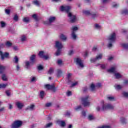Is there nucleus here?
<instances>
[{
	"label": "nucleus",
	"mask_w": 128,
	"mask_h": 128,
	"mask_svg": "<svg viewBox=\"0 0 128 128\" xmlns=\"http://www.w3.org/2000/svg\"><path fill=\"white\" fill-rule=\"evenodd\" d=\"M70 8H72L70 6H60V10L61 12H66L67 16L68 18H69L70 22H74L76 20V17L74 15L72 14V13L70 12Z\"/></svg>",
	"instance_id": "nucleus-1"
},
{
	"label": "nucleus",
	"mask_w": 128,
	"mask_h": 128,
	"mask_svg": "<svg viewBox=\"0 0 128 128\" xmlns=\"http://www.w3.org/2000/svg\"><path fill=\"white\" fill-rule=\"evenodd\" d=\"M114 107L112 104H104V102L102 101L101 104L96 107V110L97 112H100V110H114Z\"/></svg>",
	"instance_id": "nucleus-2"
},
{
	"label": "nucleus",
	"mask_w": 128,
	"mask_h": 128,
	"mask_svg": "<svg viewBox=\"0 0 128 128\" xmlns=\"http://www.w3.org/2000/svg\"><path fill=\"white\" fill-rule=\"evenodd\" d=\"M116 33L113 32L111 34L108 38V47L109 48H112V44L114 42H116Z\"/></svg>",
	"instance_id": "nucleus-3"
},
{
	"label": "nucleus",
	"mask_w": 128,
	"mask_h": 128,
	"mask_svg": "<svg viewBox=\"0 0 128 128\" xmlns=\"http://www.w3.org/2000/svg\"><path fill=\"white\" fill-rule=\"evenodd\" d=\"M88 98H90L88 96H85L82 98V102L84 106H90V102L88 101Z\"/></svg>",
	"instance_id": "nucleus-4"
},
{
	"label": "nucleus",
	"mask_w": 128,
	"mask_h": 128,
	"mask_svg": "<svg viewBox=\"0 0 128 128\" xmlns=\"http://www.w3.org/2000/svg\"><path fill=\"white\" fill-rule=\"evenodd\" d=\"M22 126V122L21 120L14 121L11 126L12 128H20Z\"/></svg>",
	"instance_id": "nucleus-5"
},
{
	"label": "nucleus",
	"mask_w": 128,
	"mask_h": 128,
	"mask_svg": "<svg viewBox=\"0 0 128 128\" xmlns=\"http://www.w3.org/2000/svg\"><path fill=\"white\" fill-rule=\"evenodd\" d=\"M75 62L78 68H84V60H82L80 58H76L75 59Z\"/></svg>",
	"instance_id": "nucleus-6"
},
{
	"label": "nucleus",
	"mask_w": 128,
	"mask_h": 128,
	"mask_svg": "<svg viewBox=\"0 0 128 128\" xmlns=\"http://www.w3.org/2000/svg\"><path fill=\"white\" fill-rule=\"evenodd\" d=\"M45 88H46V90H52L54 92H56V86L54 84H47L44 86Z\"/></svg>",
	"instance_id": "nucleus-7"
},
{
	"label": "nucleus",
	"mask_w": 128,
	"mask_h": 128,
	"mask_svg": "<svg viewBox=\"0 0 128 128\" xmlns=\"http://www.w3.org/2000/svg\"><path fill=\"white\" fill-rule=\"evenodd\" d=\"M102 58V54H99L95 58H92L90 60V62H98V60H100Z\"/></svg>",
	"instance_id": "nucleus-8"
},
{
	"label": "nucleus",
	"mask_w": 128,
	"mask_h": 128,
	"mask_svg": "<svg viewBox=\"0 0 128 128\" xmlns=\"http://www.w3.org/2000/svg\"><path fill=\"white\" fill-rule=\"evenodd\" d=\"M56 46L58 50H62L64 48V46H62V44L60 41H56Z\"/></svg>",
	"instance_id": "nucleus-9"
},
{
	"label": "nucleus",
	"mask_w": 128,
	"mask_h": 128,
	"mask_svg": "<svg viewBox=\"0 0 128 128\" xmlns=\"http://www.w3.org/2000/svg\"><path fill=\"white\" fill-rule=\"evenodd\" d=\"M10 54L8 52L2 53V52H0V56H1V59L2 60H4V58H8Z\"/></svg>",
	"instance_id": "nucleus-10"
},
{
	"label": "nucleus",
	"mask_w": 128,
	"mask_h": 128,
	"mask_svg": "<svg viewBox=\"0 0 128 128\" xmlns=\"http://www.w3.org/2000/svg\"><path fill=\"white\" fill-rule=\"evenodd\" d=\"M56 123L59 126H60L62 128H64L66 126V122L64 121L58 120L56 121Z\"/></svg>",
	"instance_id": "nucleus-11"
},
{
	"label": "nucleus",
	"mask_w": 128,
	"mask_h": 128,
	"mask_svg": "<svg viewBox=\"0 0 128 128\" xmlns=\"http://www.w3.org/2000/svg\"><path fill=\"white\" fill-rule=\"evenodd\" d=\"M62 75V70L60 69H57L56 72V76L57 78H60Z\"/></svg>",
	"instance_id": "nucleus-12"
},
{
	"label": "nucleus",
	"mask_w": 128,
	"mask_h": 128,
	"mask_svg": "<svg viewBox=\"0 0 128 128\" xmlns=\"http://www.w3.org/2000/svg\"><path fill=\"white\" fill-rule=\"evenodd\" d=\"M120 122L122 124H128V120L124 117H121L120 118Z\"/></svg>",
	"instance_id": "nucleus-13"
},
{
	"label": "nucleus",
	"mask_w": 128,
	"mask_h": 128,
	"mask_svg": "<svg viewBox=\"0 0 128 128\" xmlns=\"http://www.w3.org/2000/svg\"><path fill=\"white\" fill-rule=\"evenodd\" d=\"M16 104L18 110H22L24 108V104L20 102H16Z\"/></svg>",
	"instance_id": "nucleus-14"
},
{
	"label": "nucleus",
	"mask_w": 128,
	"mask_h": 128,
	"mask_svg": "<svg viewBox=\"0 0 128 128\" xmlns=\"http://www.w3.org/2000/svg\"><path fill=\"white\" fill-rule=\"evenodd\" d=\"M108 72H112L113 74H114L115 72H116V67H112L110 69L108 70Z\"/></svg>",
	"instance_id": "nucleus-15"
},
{
	"label": "nucleus",
	"mask_w": 128,
	"mask_h": 128,
	"mask_svg": "<svg viewBox=\"0 0 128 128\" xmlns=\"http://www.w3.org/2000/svg\"><path fill=\"white\" fill-rule=\"evenodd\" d=\"M26 110H34V104H31L28 106Z\"/></svg>",
	"instance_id": "nucleus-16"
},
{
	"label": "nucleus",
	"mask_w": 128,
	"mask_h": 128,
	"mask_svg": "<svg viewBox=\"0 0 128 128\" xmlns=\"http://www.w3.org/2000/svg\"><path fill=\"white\" fill-rule=\"evenodd\" d=\"M30 60L32 64L36 62V55L33 54L30 57Z\"/></svg>",
	"instance_id": "nucleus-17"
},
{
	"label": "nucleus",
	"mask_w": 128,
	"mask_h": 128,
	"mask_svg": "<svg viewBox=\"0 0 128 128\" xmlns=\"http://www.w3.org/2000/svg\"><path fill=\"white\" fill-rule=\"evenodd\" d=\"M90 90L91 92H96V86H94V84H91L90 86Z\"/></svg>",
	"instance_id": "nucleus-18"
},
{
	"label": "nucleus",
	"mask_w": 128,
	"mask_h": 128,
	"mask_svg": "<svg viewBox=\"0 0 128 128\" xmlns=\"http://www.w3.org/2000/svg\"><path fill=\"white\" fill-rule=\"evenodd\" d=\"M114 76L116 78L118 79L122 78V76L120 73L115 72L114 73Z\"/></svg>",
	"instance_id": "nucleus-19"
},
{
	"label": "nucleus",
	"mask_w": 128,
	"mask_h": 128,
	"mask_svg": "<svg viewBox=\"0 0 128 128\" xmlns=\"http://www.w3.org/2000/svg\"><path fill=\"white\" fill-rule=\"evenodd\" d=\"M60 40H62L64 42H66V40L67 38L66 36V35H64V34H61L60 36Z\"/></svg>",
	"instance_id": "nucleus-20"
},
{
	"label": "nucleus",
	"mask_w": 128,
	"mask_h": 128,
	"mask_svg": "<svg viewBox=\"0 0 128 128\" xmlns=\"http://www.w3.org/2000/svg\"><path fill=\"white\" fill-rule=\"evenodd\" d=\"M71 38L74 40H76V38H78V36H76V32H72Z\"/></svg>",
	"instance_id": "nucleus-21"
},
{
	"label": "nucleus",
	"mask_w": 128,
	"mask_h": 128,
	"mask_svg": "<svg viewBox=\"0 0 128 128\" xmlns=\"http://www.w3.org/2000/svg\"><path fill=\"white\" fill-rule=\"evenodd\" d=\"M56 20V17L54 16H50L48 19L49 23L52 24V22H54Z\"/></svg>",
	"instance_id": "nucleus-22"
},
{
	"label": "nucleus",
	"mask_w": 128,
	"mask_h": 128,
	"mask_svg": "<svg viewBox=\"0 0 128 128\" xmlns=\"http://www.w3.org/2000/svg\"><path fill=\"white\" fill-rule=\"evenodd\" d=\"M114 86L117 90H122V86L120 84H115Z\"/></svg>",
	"instance_id": "nucleus-23"
},
{
	"label": "nucleus",
	"mask_w": 128,
	"mask_h": 128,
	"mask_svg": "<svg viewBox=\"0 0 128 128\" xmlns=\"http://www.w3.org/2000/svg\"><path fill=\"white\" fill-rule=\"evenodd\" d=\"M4 70H6V66L0 64V74H2Z\"/></svg>",
	"instance_id": "nucleus-24"
},
{
	"label": "nucleus",
	"mask_w": 128,
	"mask_h": 128,
	"mask_svg": "<svg viewBox=\"0 0 128 128\" xmlns=\"http://www.w3.org/2000/svg\"><path fill=\"white\" fill-rule=\"evenodd\" d=\"M100 66L101 68H102V70H106V64H98L96 66Z\"/></svg>",
	"instance_id": "nucleus-25"
},
{
	"label": "nucleus",
	"mask_w": 128,
	"mask_h": 128,
	"mask_svg": "<svg viewBox=\"0 0 128 128\" xmlns=\"http://www.w3.org/2000/svg\"><path fill=\"white\" fill-rule=\"evenodd\" d=\"M78 30V28L77 26H72V28H71V30H72V32H76V30Z\"/></svg>",
	"instance_id": "nucleus-26"
},
{
	"label": "nucleus",
	"mask_w": 128,
	"mask_h": 128,
	"mask_svg": "<svg viewBox=\"0 0 128 128\" xmlns=\"http://www.w3.org/2000/svg\"><path fill=\"white\" fill-rule=\"evenodd\" d=\"M6 46H8V48H10L12 46V44L10 42V41H8L6 44Z\"/></svg>",
	"instance_id": "nucleus-27"
},
{
	"label": "nucleus",
	"mask_w": 128,
	"mask_h": 128,
	"mask_svg": "<svg viewBox=\"0 0 128 128\" xmlns=\"http://www.w3.org/2000/svg\"><path fill=\"white\" fill-rule=\"evenodd\" d=\"M23 22H26V24H28V22H30V18H28V17H25L23 18Z\"/></svg>",
	"instance_id": "nucleus-28"
},
{
	"label": "nucleus",
	"mask_w": 128,
	"mask_h": 128,
	"mask_svg": "<svg viewBox=\"0 0 128 128\" xmlns=\"http://www.w3.org/2000/svg\"><path fill=\"white\" fill-rule=\"evenodd\" d=\"M88 120H94V116L92 114H90L88 116Z\"/></svg>",
	"instance_id": "nucleus-29"
},
{
	"label": "nucleus",
	"mask_w": 128,
	"mask_h": 128,
	"mask_svg": "<svg viewBox=\"0 0 128 128\" xmlns=\"http://www.w3.org/2000/svg\"><path fill=\"white\" fill-rule=\"evenodd\" d=\"M107 100H108L112 101V100H116V98L114 96H109L107 97Z\"/></svg>",
	"instance_id": "nucleus-30"
},
{
	"label": "nucleus",
	"mask_w": 128,
	"mask_h": 128,
	"mask_svg": "<svg viewBox=\"0 0 128 128\" xmlns=\"http://www.w3.org/2000/svg\"><path fill=\"white\" fill-rule=\"evenodd\" d=\"M91 16H92V18H98V13L91 14Z\"/></svg>",
	"instance_id": "nucleus-31"
},
{
	"label": "nucleus",
	"mask_w": 128,
	"mask_h": 128,
	"mask_svg": "<svg viewBox=\"0 0 128 128\" xmlns=\"http://www.w3.org/2000/svg\"><path fill=\"white\" fill-rule=\"evenodd\" d=\"M122 46L125 48V50H128V44H122Z\"/></svg>",
	"instance_id": "nucleus-32"
},
{
	"label": "nucleus",
	"mask_w": 128,
	"mask_h": 128,
	"mask_svg": "<svg viewBox=\"0 0 128 128\" xmlns=\"http://www.w3.org/2000/svg\"><path fill=\"white\" fill-rule=\"evenodd\" d=\"M52 126V122H50L46 124L44 126L45 128H50V126Z\"/></svg>",
	"instance_id": "nucleus-33"
},
{
	"label": "nucleus",
	"mask_w": 128,
	"mask_h": 128,
	"mask_svg": "<svg viewBox=\"0 0 128 128\" xmlns=\"http://www.w3.org/2000/svg\"><path fill=\"white\" fill-rule=\"evenodd\" d=\"M94 28L96 30H100V28H102V26H100L98 24H95Z\"/></svg>",
	"instance_id": "nucleus-34"
},
{
	"label": "nucleus",
	"mask_w": 128,
	"mask_h": 128,
	"mask_svg": "<svg viewBox=\"0 0 128 128\" xmlns=\"http://www.w3.org/2000/svg\"><path fill=\"white\" fill-rule=\"evenodd\" d=\"M33 3L35 6H40V2L38 0H35L33 2Z\"/></svg>",
	"instance_id": "nucleus-35"
},
{
	"label": "nucleus",
	"mask_w": 128,
	"mask_h": 128,
	"mask_svg": "<svg viewBox=\"0 0 128 128\" xmlns=\"http://www.w3.org/2000/svg\"><path fill=\"white\" fill-rule=\"evenodd\" d=\"M122 14H128V10H122L121 12Z\"/></svg>",
	"instance_id": "nucleus-36"
},
{
	"label": "nucleus",
	"mask_w": 128,
	"mask_h": 128,
	"mask_svg": "<svg viewBox=\"0 0 128 128\" xmlns=\"http://www.w3.org/2000/svg\"><path fill=\"white\" fill-rule=\"evenodd\" d=\"M48 74H54V68H50L48 71Z\"/></svg>",
	"instance_id": "nucleus-37"
},
{
	"label": "nucleus",
	"mask_w": 128,
	"mask_h": 128,
	"mask_svg": "<svg viewBox=\"0 0 128 128\" xmlns=\"http://www.w3.org/2000/svg\"><path fill=\"white\" fill-rule=\"evenodd\" d=\"M14 62L15 64H18V56H15L14 58Z\"/></svg>",
	"instance_id": "nucleus-38"
},
{
	"label": "nucleus",
	"mask_w": 128,
	"mask_h": 128,
	"mask_svg": "<svg viewBox=\"0 0 128 128\" xmlns=\"http://www.w3.org/2000/svg\"><path fill=\"white\" fill-rule=\"evenodd\" d=\"M44 51H41V52H39L38 56H40V58H42L44 56Z\"/></svg>",
	"instance_id": "nucleus-39"
},
{
	"label": "nucleus",
	"mask_w": 128,
	"mask_h": 128,
	"mask_svg": "<svg viewBox=\"0 0 128 128\" xmlns=\"http://www.w3.org/2000/svg\"><path fill=\"white\" fill-rule=\"evenodd\" d=\"M40 96L41 98H44V91L40 92Z\"/></svg>",
	"instance_id": "nucleus-40"
},
{
	"label": "nucleus",
	"mask_w": 128,
	"mask_h": 128,
	"mask_svg": "<svg viewBox=\"0 0 128 128\" xmlns=\"http://www.w3.org/2000/svg\"><path fill=\"white\" fill-rule=\"evenodd\" d=\"M21 40L22 42H24L26 40V36L23 35L21 36Z\"/></svg>",
	"instance_id": "nucleus-41"
},
{
	"label": "nucleus",
	"mask_w": 128,
	"mask_h": 128,
	"mask_svg": "<svg viewBox=\"0 0 128 128\" xmlns=\"http://www.w3.org/2000/svg\"><path fill=\"white\" fill-rule=\"evenodd\" d=\"M62 52V50L61 49H58L56 53V56H60V52Z\"/></svg>",
	"instance_id": "nucleus-42"
},
{
	"label": "nucleus",
	"mask_w": 128,
	"mask_h": 128,
	"mask_svg": "<svg viewBox=\"0 0 128 128\" xmlns=\"http://www.w3.org/2000/svg\"><path fill=\"white\" fill-rule=\"evenodd\" d=\"M2 80H4V81L8 80V78H6V74H3L2 75Z\"/></svg>",
	"instance_id": "nucleus-43"
},
{
	"label": "nucleus",
	"mask_w": 128,
	"mask_h": 128,
	"mask_svg": "<svg viewBox=\"0 0 128 128\" xmlns=\"http://www.w3.org/2000/svg\"><path fill=\"white\" fill-rule=\"evenodd\" d=\"M97 128H111L110 126H106V125H103L101 126H99Z\"/></svg>",
	"instance_id": "nucleus-44"
},
{
	"label": "nucleus",
	"mask_w": 128,
	"mask_h": 128,
	"mask_svg": "<svg viewBox=\"0 0 128 128\" xmlns=\"http://www.w3.org/2000/svg\"><path fill=\"white\" fill-rule=\"evenodd\" d=\"M84 14H86V16H91L92 14L89 12V11H84L83 12Z\"/></svg>",
	"instance_id": "nucleus-45"
},
{
	"label": "nucleus",
	"mask_w": 128,
	"mask_h": 128,
	"mask_svg": "<svg viewBox=\"0 0 128 128\" xmlns=\"http://www.w3.org/2000/svg\"><path fill=\"white\" fill-rule=\"evenodd\" d=\"M123 96H124V98H128V92H123L122 94Z\"/></svg>",
	"instance_id": "nucleus-46"
},
{
	"label": "nucleus",
	"mask_w": 128,
	"mask_h": 128,
	"mask_svg": "<svg viewBox=\"0 0 128 128\" xmlns=\"http://www.w3.org/2000/svg\"><path fill=\"white\" fill-rule=\"evenodd\" d=\"M25 64L26 68H30V62L28 61H27L25 62Z\"/></svg>",
	"instance_id": "nucleus-47"
},
{
	"label": "nucleus",
	"mask_w": 128,
	"mask_h": 128,
	"mask_svg": "<svg viewBox=\"0 0 128 128\" xmlns=\"http://www.w3.org/2000/svg\"><path fill=\"white\" fill-rule=\"evenodd\" d=\"M32 18H34V20L36 21H38V16H36V14H34L32 16Z\"/></svg>",
	"instance_id": "nucleus-48"
},
{
	"label": "nucleus",
	"mask_w": 128,
	"mask_h": 128,
	"mask_svg": "<svg viewBox=\"0 0 128 128\" xmlns=\"http://www.w3.org/2000/svg\"><path fill=\"white\" fill-rule=\"evenodd\" d=\"M66 94L67 96H72V92L68 91L66 93Z\"/></svg>",
	"instance_id": "nucleus-49"
},
{
	"label": "nucleus",
	"mask_w": 128,
	"mask_h": 128,
	"mask_svg": "<svg viewBox=\"0 0 128 128\" xmlns=\"http://www.w3.org/2000/svg\"><path fill=\"white\" fill-rule=\"evenodd\" d=\"M5 12L6 14H10V10L5 9Z\"/></svg>",
	"instance_id": "nucleus-50"
},
{
	"label": "nucleus",
	"mask_w": 128,
	"mask_h": 128,
	"mask_svg": "<svg viewBox=\"0 0 128 128\" xmlns=\"http://www.w3.org/2000/svg\"><path fill=\"white\" fill-rule=\"evenodd\" d=\"M112 8H116L118 6V4H116V2H113L112 4Z\"/></svg>",
	"instance_id": "nucleus-51"
},
{
	"label": "nucleus",
	"mask_w": 128,
	"mask_h": 128,
	"mask_svg": "<svg viewBox=\"0 0 128 128\" xmlns=\"http://www.w3.org/2000/svg\"><path fill=\"white\" fill-rule=\"evenodd\" d=\"M57 63L58 66H62V61L61 60H59L57 61Z\"/></svg>",
	"instance_id": "nucleus-52"
},
{
	"label": "nucleus",
	"mask_w": 128,
	"mask_h": 128,
	"mask_svg": "<svg viewBox=\"0 0 128 128\" xmlns=\"http://www.w3.org/2000/svg\"><path fill=\"white\" fill-rule=\"evenodd\" d=\"M14 20L15 22H18V15L16 14L14 16Z\"/></svg>",
	"instance_id": "nucleus-53"
},
{
	"label": "nucleus",
	"mask_w": 128,
	"mask_h": 128,
	"mask_svg": "<svg viewBox=\"0 0 128 128\" xmlns=\"http://www.w3.org/2000/svg\"><path fill=\"white\" fill-rule=\"evenodd\" d=\"M71 76H72V73H68L67 74V78H68V82H70V78Z\"/></svg>",
	"instance_id": "nucleus-54"
},
{
	"label": "nucleus",
	"mask_w": 128,
	"mask_h": 128,
	"mask_svg": "<svg viewBox=\"0 0 128 128\" xmlns=\"http://www.w3.org/2000/svg\"><path fill=\"white\" fill-rule=\"evenodd\" d=\"M45 106H46V108H50V106H52V103L51 102L46 103L45 105Z\"/></svg>",
	"instance_id": "nucleus-55"
},
{
	"label": "nucleus",
	"mask_w": 128,
	"mask_h": 128,
	"mask_svg": "<svg viewBox=\"0 0 128 128\" xmlns=\"http://www.w3.org/2000/svg\"><path fill=\"white\" fill-rule=\"evenodd\" d=\"M65 116H68V118H70V112H67L65 114Z\"/></svg>",
	"instance_id": "nucleus-56"
},
{
	"label": "nucleus",
	"mask_w": 128,
	"mask_h": 128,
	"mask_svg": "<svg viewBox=\"0 0 128 128\" xmlns=\"http://www.w3.org/2000/svg\"><path fill=\"white\" fill-rule=\"evenodd\" d=\"M82 116H84V118H86V112H84V110L82 111Z\"/></svg>",
	"instance_id": "nucleus-57"
},
{
	"label": "nucleus",
	"mask_w": 128,
	"mask_h": 128,
	"mask_svg": "<svg viewBox=\"0 0 128 128\" xmlns=\"http://www.w3.org/2000/svg\"><path fill=\"white\" fill-rule=\"evenodd\" d=\"M1 26L2 28H4L6 26V23L4 22H1Z\"/></svg>",
	"instance_id": "nucleus-58"
},
{
	"label": "nucleus",
	"mask_w": 128,
	"mask_h": 128,
	"mask_svg": "<svg viewBox=\"0 0 128 128\" xmlns=\"http://www.w3.org/2000/svg\"><path fill=\"white\" fill-rule=\"evenodd\" d=\"M82 108V106H79L74 108L75 110H80Z\"/></svg>",
	"instance_id": "nucleus-59"
},
{
	"label": "nucleus",
	"mask_w": 128,
	"mask_h": 128,
	"mask_svg": "<svg viewBox=\"0 0 128 128\" xmlns=\"http://www.w3.org/2000/svg\"><path fill=\"white\" fill-rule=\"evenodd\" d=\"M38 70H42L44 69V67H42V65H40L38 66Z\"/></svg>",
	"instance_id": "nucleus-60"
},
{
	"label": "nucleus",
	"mask_w": 128,
	"mask_h": 128,
	"mask_svg": "<svg viewBox=\"0 0 128 128\" xmlns=\"http://www.w3.org/2000/svg\"><path fill=\"white\" fill-rule=\"evenodd\" d=\"M49 58L50 57L48 56V55H46L43 56V58H44V60H48Z\"/></svg>",
	"instance_id": "nucleus-61"
},
{
	"label": "nucleus",
	"mask_w": 128,
	"mask_h": 128,
	"mask_svg": "<svg viewBox=\"0 0 128 128\" xmlns=\"http://www.w3.org/2000/svg\"><path fill=\"white\" fill-rule=\"evenodd\" d=\"M102 86V84L100 83H98L96 85V88H100Z\"/></svg>",
	"instance_id": "nucleus-62"
},
{
	"label": "nucleus",
	"mask_w": 128,
	"mask_h": 128,
	"mask_svg": "<svg viewBox=\"0 0 128 128\" xmlns=\"http://www.w3.org/2000/svg\"><path fill=\"white\" fill-rule=\"evenodd\" d=\"M68 54L69 56H72V54H74V50H70V51H69Z\"/></svg>",
	"instance_id": "nucleus-63"
},
{
	"label": "nucleus",
	"mask_w": 128,
	"mask_h": 128,
	"mask_svg": "<svg viewBox=\"0 0 128 128\" xmlns=\"http://www.w3.org/2000/svg\"><path fill=\"white\" fill-rule=\"evenodd\" d=\"M124 84L126 86L128 84V80H125L124 82Z\"/></svg>",
	"instance_id": "nucleus-64"
}]
</instances>
